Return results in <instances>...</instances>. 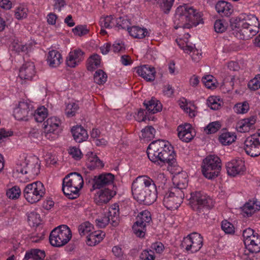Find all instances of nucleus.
I'll use <instances>...</instances> for the list:
<instances>
[{"label":"nucleus","instance_id":"nucleus-28","mask_svg":"<svg viewBox=\"0 0 260 260\" xmlns=\"http://www.w3.org/2000/svg\"><path fill=\"white\" fill-rule=\"evenodd\" d=\"M187 175L185 173H179L174 176L173 178V184L175 185L172 188H176L182 192H184V190L188 185Z\"/></svg>","mask_w":260,"mask_h":260},{"label":"nucleus","instance_id":"nucleus-61","mask_svg":"<svg viewBox=\"0 0 260 260\" xmlns=\"http://www.w3.org/2000/svg\"><path fill=\"white\" fill-rule=\"evenodd\" d=\"M13 135V133L10 131H7L4 128L0 129V145L4 142L5 139L8 137Z\"/></svg>","mask_w":260,"mask_h":260},{"label":"nucleus","instance_id":"nucleus-47","mask_svg":"<svg viewBox=\"0 0 260 260\" xmlns=\"http://www.w3.org/2000/svg\"><path fill=\"white\" fill-rule=\"evenodd\" d=\"M12 47L17 52H26L30 49V45L29 44H23L18 41H14L12 43Z\"/></svg>","mask_w":260,"mask_h":260},{"label":"nucleus","instance_id":"nucleus-27","mask_svg":"<svg viewBox=\"0 0 260 260\" xmlns=\"http://www.w3.org/2000/svg\"><path fill=\"white\" fill-rule=\"evenodd\" d=\"M217 13L221 16H230L233 12V7L231 3L224 1H218L215 5Z\"/></svg>","mask_w":260,"mask_h":260},{"label":"nucleus","instance_id":"nucleus-39","mask_svg":"<svg viewBox=\"0 0 260 260\" xmlns=\"http://www.w3.org/2000/svg\"><path fill=\"white\" fill-rule=\"evenodd\" d=\"M236 136L230 132L222 133L218 138L219 142L223 145H229L235 141Z\"/></svg>","mask_w":260,"mask_h":260},{"label":"nucleus","instance_id":"nucleus-11","mask_svg":"<svg viewBox=\"0 0 260 260\" xmlns=\"http://www.w3.org/2000/svg\"><path fill=\"white\" fill-rule=\"evenodd\" d=\"M119 222V208L116 205L110 207L108 212L95 219L97 226L100 228H105L110 222L113 226L115 227L118 225Z\"/></svg>","mask_w":260,"mask_h":260},{"label":"nucleus","instance_id":"nucleus-57","mask_svg":"<svg viewBox=\"0 0 260 260\" xmlns=\"http://www.w3.org/2000/svg\"><path fill=\"white\" fill-rule=\"evenodd\" d=\"M221 229L228 234H232L235 232V228L232 223L229 222L226 220H224L221 222Z\"/></svg>","mask_w":260,"mask_h":260},{"label":"nucleus","instance_id":"nucleus-44","mask_svg":"<svg viewBox=\"0 0 260 260\" xmlns=\"http://www.w3.org/2000/svg\"><path fill=\"white\" fill-rule=\"evenodd\" d=\"M228 27V22L224 19L216 20L214 24L215 31L217 33L224 32Z\"/></svg>","mask_w":260,"mask_h":260},{"label":"nucleus","instance_id":"nucleus-13","mask_svg":"<svg viewBox=\"0 0 260 260\" xmlns=\"http://www.w3.org/2000/svg\"><path fill=\"white\" fill-rule=\"evenodd\" d=\"M230 26L233 30L234 31V35L236 38L240 40H248L256 34L259 31L258 27H253L248 25L247 24L243 25H237L236 27L233 26L232 18H231Z\"/></svg>","mask_w":260,"mask_h":260},{"label":"nucleus","instance_id":"nucleus-59","mask_svg":"<svg viewBox=\"0 0 260 260\" xmlns=\"http://www.w3.org/2000/svg\"><path fill=\"white\" fill-rule=\"evenodd\" d=\"M155 257L154 251L151 250H143L140 255L141 260H154Z\"/></svg>","mask_w":260,"mask_h":260},{"label":"nucleus","instance_id":"nucleus-33","mask_svg":"<svg viewBox=\"0 0 260 260\" xmlns=\"http://www.w3.org/2000/svg\"><path fill=\"white\" fill-rule=\"evenodd\" d=\"M87 155L86 165L90 170L102 168L104 167L103 162L95 154L92 152H90V154H88Z\"/></svg>","mask_w":260,"mask_h":260},{"label":"nucleus","instance_id":"nucleus-23","mask_svg":"<svg viewBox=\"0 0 260 260\" xmlns=\"http://www.w3.org/2000/svg\"><path fill=\"white\" fill-rule=\"evenodd\" d=\"M35 66L32 62H27L19 70V76L21 79L31 80L36 75Z\"/></svg>","mask_w":260,"mask_h":260},{"label":"nucleus","instance_id":"nucleus-16","mask_svg":"<svg viewBox=\"0 0 260 260\" xmlns=\"http://www.w3.org/2000/svg\"><path fill=\"white\" fill-rule=\"evenodd\" d=\"M245 152L251 157L260 155V136L254 134L247 137L244 141Z\"/></svg>","mask_w":260,"mask_h":260},{"label":"nucleus","instance_id":"nucleus-35","mask_svg":"<svg viewBox=\"0 0 260 260\" xmlns=\"http://www.w3.org/2000/svg\"><path fill=\"white\" fill-rule=\"evenodd\" d=\"M128 32L132 37L138 39H143L149 35V32L146 28L138 26H133L128 28Z\"/></svg>","mask_w":260,"mask_h":260},{"label":"nucleus","instance_id":"nucleus-49","mask_svg":"<svg viewBox=\"0 0 260 260\" xmlns=\"http://www.w3.org/2000/svg\"><path fill=\"white\" fill-rule=\"evenodd\" d=\"M221 127V123L219 121H216L210 123L204 128V131L207 134H214L217 132Z\"/></svg>","mask_w":260,"mask_h":260},{"label":"nucleus","instance_id":"nucleus-3","mask_svg":"<svg viewBox=\"0 0 260 260\" xmlns=\"http://www.w3.org/2000/svg\"><path fill=\"white\" fill-rule=\"evenodd\" d=\"M200 18V15L192 7L187 5L180 6L174 16V22L176 24L175 28L188 27V25L197 26L202 21Z\"/></svg>","mask_w":260,"mask_h":260},{"label":"nucleus","instance_id":"nucleus-1","mask_svg":"<svg viewBox=\"0 0 260 260\" xmlns=\"http://www.w3.org/2000/svg\"><path fill=\"white\" fill-rule=\"evenodd\" d=\"M147 154L152 162L160 166L165 164L175 166L176 153L168 141L157 140L151 142L147 149Z\"/></svg>","mask_w":260,"mask_h":260},{"label":"nucleus","instance_id":"nucleus-22","mask_svg":"<svg viewBox=\"0 0 260 260\" xmlns=\"http://www.w3.org/2000/svg\"><path fill=\"white\" fill-rule=\"evenodd\" d=\"M116 194V191L109 188L101 189L95 195L94 201L99 205L108 203Z\"/></svg>","mask_w":260,"mask_h":260},{"label":"nucleus","instance_id":"nucleus-6","mask_svg":"<svg viewBox=\"0 0 260 260\" xmlns=\"http://www.w3.org/2000/svg\"><path fill=\"white\" fill-rule=\"evenodd\" d=\"M221 168V160L217 155H209L203 160L202 172L204 176L208 179L217 177Z\"/></svg>","mask_w":260,"mask_h":260},{"label":"nucleus","instance_id":"nucleus-53","mask_svg":"<svg viewBox=\"0 0 260 260\" xmlns=\"http://www.w3.org/2000/svg\"><path fill=\"white\" fill-rule=\"evenodd\" d=\"M207 104L212 110H217L221 106V102L219 99L215 96H211L207 100Z\"/></svg>","mask_w":260,"mask_h":260},{"label":"nucleus","instance_id":"nucleus-12","mask_svg":"<svg viewBox=\"0 0 260 260\" xmlns=\"http://www.w3.org/2000/svg\"><path fill=\"white\" fill-rule=\"evenodd\" d=\"M184 198V192L176 188H171L164 195L163 204L169 210L177 209L182 203Z\"/></svg>","mask_w":260,"mask_h":260},{"label":"nucleus","instance_id":"nucleus-41","mask_svg":"<svg viewBox=\"0 0 260 260\" xmlns=\"http://www.w3.org/2000/svg\"><path fill=\"white\" fill-rule=\"evenodd\" d=\"M48 110L44 106L38 108L32 116L35 120L38 122H43L47 117Z\"/></svg>","mask_w":260,"mask_h":260},{"label":"nucleus","instance_id":"nucleus-25","mask_svg":"<svg viewBox=\"0 0 260 260\" xmlns=\"http://www.w3.org/2000/svg\"><path fill=\"white\" fill-rule=\"evenodd\" d=\"M244 245L247 250L251 253L260 251V236L256 234L248 240H244Z\"/></svg>","mask_w":260,"mask_h":260},{"label":"nucleus","instance_id":"nucleus-4","mask_svg":"<svg viewBox=\"0 0 260 260\" xmlns=\"http://www.w3.org/2000/svg\"><path fill=\"white\" fill-rule=\"evenodd\" d=\"M84 183L82 176L76 172L71 173L63 179L62 190L70 199H75L79 196V190Z\"/></svg>","mask_w":260,"mask_h":260},{"label":"nucleus","instance_id":"nucleus-34","mask_svg":"<svg viewBox=\"0 0 260 260\" xmlns=\"http://www.w3.org/2000/svg\"><path fill=\"white\" fill-rule=\"evenodd\" d=\"M105 236V234L101 231H94L90 233L87 236L86 244L90 246H93L100 243Z\"/></svg>","mask_w":260,"mask_h":260},{"label":"nucleus","instance_id":"nucleus-51","mask_svg":"<svg viewBox=\"0 0 260 260\" xmlns=\"http://www.w3.org/2000/svg\"><path fill=\"white\" fill-rule=\"evenodd\" d=\"M21 193L20 188L17 186H13L9 189L6 192L7 196L11 199L15 200L18 199Z\"/></svg>","mask_w":260,"mask_h":260},{"label":"nucleus","instance_id":"nucleus-10","mask_svg":"<svg viewBox=\"0 0 260 260\" xmlns=\"http://www.w3.org/2000/svg\"><path fill=\"white\" fill-rule=\"evenodd\" d=\"M203 245V238L201 234L192 233L182 241L181 247L188 253H193L199 251Z\"/></svg>","mask_w":260,"mask_h":260},{"label":"nucleus","instance_id":"nucleus-5","mask_svg":"<svg viewBox=\"0 0 260 260\" xmlns=\"http://www.w3.org/2000/svg\"><path fill=\"white\" fill-rule=\"evenodd\" d=\"M189 200L192 209L199 215L205 214V211L213 206L212 200L201 191L191 193Z\"/></svg>","mask_w":260,"mask_h":260},{"label":"nucleus","instance_id":"nucleus-8","mask_svg":"<svg viewBox=\"0 0 260 260\" xmlns=\"http://www.w3.org/2000/svg\"><path fill=\"white\" fill-rule=\"evenodd\" d=\"M45 188L40 181L27 184L23 190V195L27 202L31 204L38 202L44 197Z\"/></svg>","mask_w":260,"mask_h":260},{"label":"nucleus","instance_id":"nucleus-24","mask_svg":"<svg viewBox=\"0 0 260 260\" xmlns=\"http://www.w3.org/2000/svg\"><path fill=\"white\" fill-rule=\"evenodd\" d=\"M136 72L147 81H152L155 79V69L149 65H143L135 68Z\"/></svg>","mask_w":260,"mask_h":260},{"label":"nucleus","instance_id":"nucleus-17","mask_svg":"<svg viewBox=\"0 0 260 260\" xmlns=\"http://www.w3.org/2000/svg\"><path fill=\"white\" fill-rule=\"evenodd\" d=\"M114 176L111 173H104L94 176L93 178L92 187L93 189L107 188L113 186Z\"/></svg>","mask_w":260,"mask_h":260},{"label":"nucleus","instance_id":"nucleus-37","mask_svg":"<svg viewBox=\"0 0 260 260\" xmlns=\"http://www.w3.org/2000/svg\"><path fill=\"white\" fill-rule=\"evenodd\" d=\"M99 23L102 28H111L115 27L116 20L112 15L103 16L101 17Z\"/></svg>","mask_w":260,"mask_h":260},{"label":"nucleus","instance_id":"nucleus-54","mask_svg":"<svg viewBox=\"0 0 260 260\" xmlns=\"http://www.w3.org/2000/svg\"><path fill=\"white\" fill-rule=\"evenodd\" d=\"M141 132L143 138L150 139L154 137L155 130L152 126H148L143 128Z\"/></svg>","mask_w":260,"mask_h":260},{"label":"nucleus","instance_id":"nucleus-62","mask_svg":"<svg viewBox=\"0 0 260 260\" xmlns=\"http://www.w3.org/2000/svg\"><path fill=\"white\" fill-rule=\"evenodd\" d=\"M248 86L250 89L253 90H256L260 88V83L254 77V78L249 82Z\"/></svg>","mask_w":260,"mask_h":260},{"label":"nucleus","instance_id":"nucleus-30","mask_svg":"<svg viewBox=\"0 0 260 260\" xmlns=\"http://www.w3.org/2000/svg\"><path fill=\"white\" fill-rule=\"evenodd\" d=\"M71 132L74 140L78 143L86 141L88 137L86 131L81 125L73 126Z\"/></svg>","mask_w":260,"mask_h":260},{"label":"nucleus","instance_id":"nucleus-14","mask_svg":"<svg viewBox=\"0 0 260 260\" xmlns=\"http://www.w3.org/2000/svg\"><path fill=\"white\" fill-rule=\"evenodd\" d=\"M61 124V120L56 116L48 118L43 124L45 137L50 139L51 134L54 135L52 138L56 137L62 129Z\"/></svg>","mask_w":260,"mask_h":260},{"label":"nucleus","instance_id":"nucleus-45","mask_svg":"<svg viewBox=\"0 0 260 260\" xmlns=\"http://www.w3.org/2000/svg\"><path fill=\"white\" fill-rule=\"evenodd\" d=\"M145 224H141L136 222L133 226V230L134 234L138 237H144L146 231Z\"/></svg>","mask_w":260,"mask_h":260},{"label":"nucleus","instance_id":"nucleus-15","mask_svg":"<svg viewBox=\"0 0 260 260\" xmlns=\"http://www.w3.org/2000/svg\"><path fill=\"white\" fill-rule=\"evenodd\" d=\"M33 114V106L26 101H20L13 111V115L18 120H27L29 117L32 116Z\"/></svg>","mask_w":260,"mask_h":260},{"label":"nucleus","instance_id":"nucleus-55","mask_svg":"<svg viewBox=\"0 0 260 260\" xmlns=\"http://www.w3.org/2000/svg\"><path fill=\"white\" fill-rule=\"evenodd\" d=\"M79 108L78 105L75 103L69 104L66 109V113L68 117H72L75 115Z\"/></svg>","mask_w":260,"mask_h":260},{"label":"nucleus","instance_id":"nucleus-43","mask_svg":"<svg viewBox=\"0 0 260 260\" xmlns=\"http://www.w3.org/2000/svg\"><path fill=\"white\" fill-rule=\"evenodd\" d=\"M94 81L99 85L103 84L107 80V75L102 70H97L94 75Z\"/></svg>","mask_w":260,"mask_h":260},{"label":"nucleus","instance_id":"nucleus-40","mask_svg":"<svg viewBox=\"0 0 260 260\" xmlns=\"http://www.w3.org/2000/svg\"><path fill=\"white\" fill-rule=\"evenodd\" d=\"M151 215L150 212L148 210H144L141 212L137 217L136 222L141 224H149L151 221Z\"/></svg>","mask_w":260,"mask_h":260},{"label":"nucleus","instance_id":"nucleus-32","mask_svg":"<svg viewBox=\"0 0 260 260\" xmlns=\"http://www.w3.org/2000/svg\"><path fill=\"white\" fill-rule=\"evenodd\" d=\"M143 104L149 113H156L162 109L161 104L154 98H152L150 100H145Z\"/></svg>","mask_w":260,"mask_h":260},{"label":"nucleus","instance_id":"nucleus-29","mask_svg":"<svg viewBox=\"0 0 260 260\" xmlns=\"http://www.w3.org/2000/svg\"><path fill=\"white\" fill-rule=\"evenodd\" d=\"M259 210L260 205L256 201H249L242 207L243 215L244 217H250Z\"/></svg>","mask_w":260,"mask_h":260},{"label":"nucleus","instance_id":"nucleus-52","mask_svg":"<svg viewBox=\"0 0 260 260\" xmlns=\"http://www.w3.org/2000/svg\"><path fill=\"white\" fill-rule=\"evenodd\" d=\"M116 23L115 27H117L118 29H127L130 28L129 27L130 22L126 19H125L122 17H119L118 18H116Z\"/></svg>","mask_w":260,"mask_h":260},{"label":"nucleus","instance_id":"nucleus-46","mask_svg":"<svg viewBox=\"0 0 260 260\" xmlns=\"http://www.w3.org/2000/svg\"><path fill=\"white\" fill-rule=\"evenodd\" d=\"M28 9L24 5H20L15 10V16L18 20L26 18L27 16Z\"/></svg>","mask_w":260,"mask_h":260},{"label":"nucleus","instance_id":"nucleus-9","mask_svg":"<svg viewBox=\"0 0 260 260\" xmlns=\"http://www.w3.org/2000/svg\"><path fill=\"white\" fill-rule=\"evenodd\" d=\"M40 172V166L34 158H25L17 164L14 173L18 175L28 174L29 177L37 175Z\"/></svg>","mask_w":260,"mask_h":260},{"label":"nucleus","instance_id":"nucleus-26","mask_svg":"<svg viewBox=\"0 0 260 260\" xmlns=\"http://www.w3.org/2000/svg\"><path fill=\"white\" fill-rule=\"evenodd\" d=\"M256 119L254 116H251L240 120L236 124V128L240 133H246L249 131L255 123Z\"/></svg>","mask_w":260,"mask_h":260},{"label":"nucleus","instance_id":"nucleus-20","mask_svg":"<svg viewBox=\"0 0 260 260\" xmlns=\"http://www.w3.org/2000/svg\"><path fill=\"white\" fill-rule=\"evenodd\" d=\"M226 168L228 175L233 177L243 174L246 170L245 162L241 159H233L228 162Z\"/></svg>","mask_w":260,"mask_h":260},{"label":"nucleus","instance_id":"nucleus-36","mask_svg":"<svg viewBox=\"0 0 260 260\" xmlns=\"http://www.w3.org/2000/svg\"><path fill=\"white\" fill-rule=\"evenodd\" d=\"M45 255L44 250L39 249H32L26 252L24 259L28 260L32 258L33 260H44Z\"/></svg>","mask_w":260,"mask_h":260},{"label":"nucleus","instance_id":"nucleus-18","mask_svg":"<svg viewBox=\"0 0 260 260\" xmlns=\"http://www.w3.org/2000/svg\"><path fill=\"white\" fill-rule=\"evenodd\" d=\"M232 23L233 26H236L237 25H243L247 24L248 25L253 27H258L259 26V22L257 18L254 15L250 14L242 13L238 16L233 17Z\"/></svg>","mask_w":260,"mask_h":260},{"label":"nucleus","instance_id":"nucleus-60","mask_svg":"<svg viewBox=\"0 0 260 260\" xmlns=\"http://www.w3.org/2000/svg\"><path fill=\"white\" fill-rule=\"evenodd\" d=\"M69 153L76 160L80 159L82 156L81 150L76 147L70 148Z\"/></svg>","mask_w":260,"mask_h":260},{"label":"nucleus","instance_id":"nucleus-56","mask_svg":"<svg viewBox=\"0 0 260 260\" xmlns=\"http://www.w3.org/2000/svg\"><path fill=\"white\" fill-rule=\"evenodd\" d=\"M214 79L212 75H208L202 77V82L207 88L211 89L215 87Z\"/></svg>","mask_w":260,"mask_h":260},{"label":"nucleus","instance_id":"nucleus-50","mask_svg":"<svg viewBox=\"0 0 260 260\" xmlns=\"http://www.w3.org/2000/svg\"><path fill=\"white\" fill-rule=\"evenodd\" d=\"M92 229V225L89 222L86 221L81 223L79 226V233L81 236H84L91 232Z\"/></svg>","mask_w":260,"mask_h":260},{"label":"nucleus","instance_id":"nucleus-2","mask_svg":"<svg viewBox=\"0 0 260 260\" xmlns=\"http://www.w3.org/2000/svg\"><path fill=\"white\" fill-rule=\"evenodd\" d=\"M132 191L134 199L144 205L152 204L157 197L156 185L147 176L138 177L132 183Z\"/></svg>","mask_w":260,"mask_h":260},{"label":"nucleus","instance_id":"nucleus-48","mask_svg":"<svg viewBox=\"0 0 260 260\" xmlns=\"http://www.w3.org/2000/svg\"><path fill=\"white\" fill-rule=\"evenodd\" d=\"M249 109V104L246 101L238 103L234 107V110L237 114H245L248 112Z\"/></svg>","mask_w":260,"mask_h":260},{"label":"nucleus","instance_id":"nucleus-58","mask_svg":"<svg viewBox=\"0 0 260 260\" xmlns=\"http://www.w3.org/2000/svg\"><path fill=\"white\" fill-rule=\"evenodd\" d=\"M72 31L74 35L81 37L86 35L89 32V29L86 25H79L73 28Z\"/></svg>","mask_w":260,"mask_h":260},{"label":"nucleus","instance_id":"nucleus-42","mask_svg":"<svg viewBox=\"0 0 260 260\" xmlns=\"http://www.w3.org/2000/svg\"><path fill=\"white\" fill-rule=\"evenodd\" d=\"M27 219L29 224L32 226H37L41 222L40 215L35 211L28 213Z\"/></svg>","mask_w":260,"mask_h":260},{"label":"nucleus","instance_id":"nucleus-64","mask_svg":"<svg viewBox=\"0 0 260 260\" xmlns=\"http://www.w3.org/2000/svg\"><path fill=\"white\" fill-rule=\"evenodd\" d=\"M151 248L154 250L157 253H161L164 249V246L161 242H156L151 245Z\"/></svg>","mask_w":260,"mask_h":260},{"label":"nucleus","instance_id":"nucleus-21","mask_svg":"<svg viewBox=\"0 0 260 260\" xmlns=\"http://www.w3.org/2000/svg\"><path fill=\"white\" fill-rule=\"evenodd\" d=\"M177 131L179 138L186 143L190 142L195 135L194 129L189 123L178 126Z\"/></svg>","mask_w":260,"mask_h":260},{"label":"nucleus","instance_id":"nucleus-31","mask_svg":"<svg viewBox=\"0 0 260 260\" xmlns=\"http://www.w3.org/2000/svg\"><path fill=\"white\" fill-rule=\"evenodd\" d=\"M47 61L50 67L56 68L62 61L61 55L57 50L50 51L48 54Z\"/></svg>","mask_w":260,"mask_h":260},{"label":"nucleus","instance_id":"nucleus-19","mask_svg":"<svg viewBox=\"0 0 260 260\" xmlns=\"http://www.w3.org/2000/svg\"><path fill=\"white\" fill-rule=\"evenodd\" d=\"M85 53L79 48L71 51L66 57V64L71 68L79 65L84 59Z\"/></svg>","mask_w":260,"mask_h":260},{"label":"nucleus","instance_id":"nucleus-38","mask_svg":"<svg viewBox=\"0 0 260 260\" xmlns=\"http://www.w3.org/2000/svg\"><path fill=\"white\" fill-rule=\"evenodd\" d=\"M101 63V56L97 54H94L91 55L87 60V70L92 71L100 67Z\"/></svg>","mask_w":260,"mask_h":260},{"label":"nucleus","instance_id":"nucleus-63","mask_svg":"<svg viewBox=\"0 0 260 260\" xmlns=\"http://www.w3.org/2000/svg\"><path fill=\"white\" fill-rule=\"evenodd\" d=\"M256 233L254 234V231L248 228L245 230L243 232V237L244 240H248L253 236L256 235Z\"/></svg>","mask_w":260,"mask_h":260},{"label":"nucleus","instance_id":"nucleus-7","mask_svg":"<svg viewBox=\"0 0 260 260\" xmlns=\"http://www.w3.org/2000/svg\"><path fill=\"white\" fill-rule=\"evenodd\" d=\"M72 237V233L66 225H61L54 229L50 234L49 241L54 247H61L68 243Z\"/></svg>","mask_w":260,"mask_h":260}]
</instances>
